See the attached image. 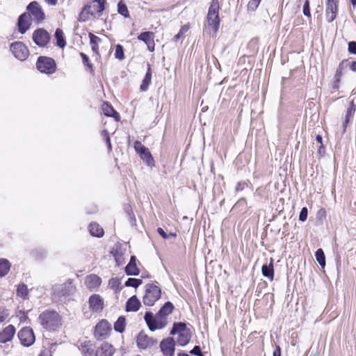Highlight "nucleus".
Here are the masks:
<instances>
[{
  "instance_id": "obj_56",
  "label": "nucleus",
  "mask_w": 356,
  "mask_h": 356,
  "mask_svg": "<svg viewBox=\"0 0 356 356\" xmlns=\"http://www.w3.org/2000/svg\"><path fill=\"white\" fill-rule=\"evenodd\" d=\"M273 278V268L270 264L268 265V279L272 280Z\"/></svg>"
},
{
  "instance_id": "obj_2",
  "label": "nucleus",
  "mask_w": 356,
  "mask_h": 356,
  "mask_svg": "<svg viewBox=\"0 0 356 356\" xmlns=\"http://www.w3.org/2000/svg\"><path fill=\"white\" fill-rule=\"evenodd\" d=\"M170 334L171 335H178L177 341L181 346H186L190 342L192 337L191 329L188 328L186 323L184 322L174 323Z\"/></svg>"
},
{
  "instance_id": "obj_4",
  "label": "nucleus",
  "mask_w": 356,
  "mask_h": 356,
  "mask_svg": "<svg viewBox=\"0 0 356 356\" xmlns=\"http://www.w3.org/2000/svg\"><path fill=\"white\" fill-rule=\"evenodd\" d=\"M161 291L159 286L154 284H147L145 286V293L143 298L144 305L152 306L161 298Z\"/></svg>"
},
{
  "instance_id": "obj_51",
  "label": "nucleus",
  "mask_w": 356,
  "mask_h": 356,
  "mask_svg": "<svg viewBox=\"0 0 356 356\" xmlns=\"http://www.w3.org/2000/svg\"><path fill=\"white\" fill-rule=\"evenodd\" d=\"M303 14L308 17H311L310 10H309V0H307L305 2L304 6H303Z\"/></svg>"
},
{
  "instance_id": "obj_18",
  "label": "nucleus",
  "mask_w": 356,
  "mask_h": 356,
  "mask_svg": "<svg viewBox=\"0 0 356 356\" xmlns=\"http://www.w3.org/2000/svg\"><path fill=\"white\" fill-rule=\"evenodd\" d=\"M349 63L347 60L341 61L334 74V88H338L340 83V78L343 75V71L348 67Z\"/></svg>"
},
{
  "instance_id": "obj_21",
  "label": "nucleus",
  "mask_w": 356,
  "mask_h": 356,
  "mask_svg": "<svg viewBox=\"0 0 356 356\" xmlns=\"http://www.w3.org/2000/svg\"><path fill=\"white\" fill-rule=\"evenodd\" d=\"M102 282L101 278L94 274L88 275L86 277L85 284L86 286L90 289H95L97 288Z\"/></svg>"
},
{
  "instance_id": "obj_32",
  "label": "nucleus",
  "mask_w": 356,
  "mask_h": 356,
  "mask_svg": "<svg viewBox=\"0 0 356 356\" xmlns=\"http://www.w3.org/2000/svg\"><path fill=\"white\" fill-rule=\"evenodd\" d=\"M356 110V106L354 104H351L350 107L346 111L345 120L343 122V131H346V126L349 122L350 120L353 117Z\"/></svg>"
},
{
  "instance_id": "obj_42",
  "label": "nucleus",
  "mask_w": 356,
  "mask_h": 356,
  "mask_svg": "<svg viewBox=\"0 0 356 356\" xmlns=\"http://www.w3.org/2000/svg\"><path fill=\"white\" fill-rule=\"evenodd\" d=\"M142 280L140 279L129 278L125 282V286L137 288L142 284Z\"/></svg>"
},
{
  "instance_id": "obj_23",
  "label": "nucleus",
  "mask_w": 356,
  "mask_h": 356,
  "mask_svg": "<svg viewBox=\"0 0 356 356\" xmlns=\"http://www.w3.org/2000/svg\"><path fill=\"white\" fill-rule=\"evenodd\" d=\"M219 1L218 0H211L210 6L208 10V15L209 16H213L214 20H216L218 22V17H219Z\"/></svg>"
},
{
  "instance_id": "obj_41",
  "label": "nucleus",
  "mask_w": 356,
  "mask_h": 356,
  "mask_svg": "<svg viewBox=\"0 0 356 356\" xmlns=\"http://www.w3.org/2000/svg\"><path fill=\"white\" fill-rule=\"evenodd\" d=\"M325 11L337 13V0H327Z\"/></svg>"
},
{
  "instance_id": "obj_57",
  "label": "nucleus",
  "mask_w": 356,
  "mask_h": 356,
  "mask_svg": "<svg viewBox=\"0 0 356 356\" xmlns=\"http://www.w3.org/2000/svg\"><path fill=\"white\" fill-rule=\"evenodd\" d=\"M273 356H281V349L279 346H277L273 350Z\"/></svg>"
},
{
  "instance_id": "obj_36",
  "label": "nucleus",
  "mask_w": 356,
  "mask_h": 356,
  "mask_svg": "<svg viewBox=\"0 0 356 356\" xmlns=\"http://www.w3.org/2000/svg\"><path fill=\"white\" fill-rule=\"evenodd\" d=\"M90 42L92 45V49L95 52L98 51V43L101 42V38L92 33H89Z\"/></svg>"
},
{
  "instance_id": "obj_15",
  "label": "nucleus",
  "mask_w": 356,
  "mask_h": 356,
  "mask_svg": "<svg viewBox=\"0 0 356 356\" xmlns=\"http://www.w3.org/2000/svg\"><path fill=\"white\" fill-rule=\"evenodd\" d=\"M15 333V327L13 325H8L0 332V343H5L10 341L13 338Z\"/></svg>"
},
{
  "instance_id": "obj_35",
  "label": "nucleus",
  "mask_w": 356,
  "mask_h": 356,
  "mask_svg": "<svg viewBox=\"0 0 356 356\" xmlns=\"http://www.w3.org/2000/svg\"><path fill=\"white\" fill-rule=\"evenodd\" d=\"M141 159L149 166H152L154 165V159L150 153V152L147 149L143 154L140 155Z\"/></svg>"
},
{
  "instance_id": "obj_59",
  "label": "nucleus",
  "mask_w": 356,
  "mask_h": 356,
  "mask_svg": "<svg viewBox=\"0 0 356 356\" xmlns=\"http://www.w3.org/2000/svg\"><path fill=\"white\" fill-rule=\"evenodd\" d=\"M50 6H56L58 3V0H44Z\"/></svg>"
},
{
  "instance_id": "obj_40",
  "label": "nucleus",
  "mask_w": 356,
  "mask_h": 356,
  "mask_svg": "<svg viewBox=\"0 0 356 356\" xmlns=\"http://www.w3.org/2000/svg\"><path fill=\"white\" fill-rule=\"evenodd\" d=\"M80 56L82 58V61H83V65L88 67V68L90 70V73L93 74L94 73L93 65L90 63L88 56L86 54H85L84 53H83V52L80 53Z\"/></svg>"
},
{
  "instance_id": "obj_55",
  "label": "nucleus",
  "mask_w": 356,
  "mask_h": 356,
  "mask_svg": "<svg viewBox=\"0 0 356 356\" xmlns=\"http://www.w3.org/2000/svg\"><path fill=\"white\" fill-rule=\"evenodd\" d=\"M248 186V184L245 181L238 182L236 186V191H243L245 187Z\"/></svg>"
},
{
  "instance_id": "obj_63",
  "label": "nucleus",
  "mask_w": 356,
  "mask_h": 356,
  "mask_svg": "<svg viewBox=\"0 0 356 356\" xmlns=\"http://www.w3.org/2000/svg\"><path fill=\"white\" fill-rule=\"evenodd\" d=\"M245 202V200H240L235 205H234V207H236L241 204H242L243 203Z\"/></svg>"
},
{
  "instance_id": "obj_28",
  "label": "nucleus",
  "mask_w": 356,
  "mask_h": 356,
  "mask_svg": "<svg viewBox=\"0 0 356 356\" xmlns=\"http://www.w3.org/2000/svg\"><path fill=\"white\" fill-rule=\"evenodd\" d=\"M104 113L108 117H113L116 120H119V114L114 110V108L108 103H104L102 106Z\"/></svg>"
},
{
  "instance_id": "obj_11",
  "label": "nucleus",
  "mask_w": 356,
  "mask_h": 356,
  "mask_svg": "<svg viewBox=\"0 0 356 356\" xmlns=\"http://www.w3.org/2000/svg\"><path fill=\"white\" fill-rule=\"evenodd\" d=\"M161 350L165 356H174L175 341L172 337L163 339L160 343Z\"/></svg>"
},
{
  "instance_id": "obj_31",
  "label": "nucleus",
  "mask_w": 356,
  "mask_h": 356,
  "mask_svg": "<svg viewBox=\"0 0 356 356\" xmlns=\"http://www.w3.org/2000/svg\"><path fill=\"white\" fill-rule=\"evenodd\" d=\"M174 306L172 303L168 301L163 305L158 312L164 318H167V316L172 312Z\"/></svg>"
},
{
  "instance_id": "obj_47",
  "label": "nucleus",
  "mask_w": 356,
  "mask_h": 356,
  "mask_svg": "<svg viewBox=\"0 0 356 356\" xmlns=\"http://www.w3.org/2000/svg\"><path fill=\"white\" fill-rule=\"evenodd\" d=\"M9 311L4 308H0V323H3L9 316Z\"/></svg>"
},
{
  "instance_id": "obj_10",
  "label": "nucleus",
  "mask_w": 356,
  "mask_h": 356,
  "mask_svg": "<svg viewBox=\"0 0 356 356\" xmlns=\"http://www.w3.org/2000/svg\"><path fill=\"white\" fill-rule=\"evenodd\" d=\"M50 35L44 29H36L33 34V40L39 47H44L49 42Z\"/></svg>"
},
{
  "instance_id": "obj_25",
  "label": "nucleus",
  "mask_w": 356,
  "mask_h": 356,
  "mask_svg": "<svg viewBox=\"0 0 356 356\" xmlns=\"http://www.w3.org/2000/svg\"><path fill=\"white\" fill-rule=\"evenodd\" d=\"M147 72L140 86V89L144 92L148 90L149 86L152 81V70L149 64L147 65Z\"/></svg>"
},
{
  "instance_id": "obj_19",
  "label": "nucleus",
  "mask_w": 356,
  "mask_h": 356,
  "mask_svg": "<svg viewBox=\"0 0 356 356\" xmlns=\"http://www.w3.org/2000/svg\"><path fill=\"white\" fill-rule=\"evenodd\" d=\"M138 39L144 42L150 51L154 50V33L152 32H143L138 36Z\"/></svg>"
},
{
  "instance_id": "obj_22",
  "label": "nucleus",
  "mask_w": 356,
  "mask_h": 356,
  "mask_svg": "<svg viewBox=\"0 0 356 356\" xmlns=\"http://www.w3.org/2000/svg\"><path fill=\"white\" fill-rule=\"evenodd\" d=\"M140 302L136 296H131L126 303L127 312H137L140 307Z\"/></svg>"
},
{
  "instance_id": "obj_30",
  "label": "nucleus",
  "mask_w": 356,
  "mask_h": 356,
  "mask_svg": "<svg viewBox=\"0 0 356 356\" xmlns=\"http://www.w3.org/2000/svg\"><path fill=\"white\" fill-rule=\"evenodd\" d=\"M55 38L56 39V45L60 48H64L66 45V41L63 31L57 29L55 31Z\"/></svg>"
},
{
  "instance_id": "obj_7",
  "label": "nucleus",
  "mask_w": 356,
  "mask_h": 356,
  "mask_svg": "<svg viewBox=\"0 0 356 356\" xmlns=\"http://www.w3.org/2000/svg\"><path fill=\"white\" fill-rule=\"evenodd\" d=\"M10 50L14 56L20 60H24L29 55V51L25 44L22 42H15L10 44Z\"/></svg>"
},
{
  "instance_id": "obj_9",
  "label": "nucleus",
  "mask_w": 356,
  "mask_h": 356,
  "mask_svg": "<svg viewBox=\"0 0 356 356\" xmlns=\"http://www.w3.org/2000/svg\"><path fill=\"white\" fill-rule=\"evenodd\" d=\"M111 331V324L106 320L99 321L95 329V337L98 340L106 339Z\"/></svg>"
},
{
  "instance_id": "obj_33",
  "label": "nucleus",
  "mask_w": 356,
  "mask_h": 356,
  "mask_svg": "<svg viewBox=\"0 0 356 356\" xmlns=\"http://www.w3.org/2000/svg\"><path fill=\"white\" fill-rule=\"evenodd\" d=\"M126 325V319L124 316H120L114 323V330L120 333L124 332Z\"/></svg>"
},
{
  "instance_id": "obj_13",
  "label": "nucleus",
  "mask_w": 356,
  "mask_h": 356,
  "mask_svg": "<svg viewBox=\"0 0 356 356\" xmlns=\"http://www.w3.org/2000/svg\"><path fill=\"white\" fill-rule=\"evenodd\" d=\"M89 307L93 312H100L104 307V300L98 294L92 295L88 300Z\"/></svg>"
},
{
  "instance_id": "obj_64",
  "label": "nucleus",
  "mask_w": 356,
  "mask_h": 356,
  "mask_svg": "<svg viewBox=\"0 0 356 356\" xmlns=\"http://www.w3.org/2000/svg\"><path fill=\"white\" fill-rule=\"evenodd\" d=\"M178 356H190V355H188L187 353H179Z\"/></svg>"
},
{
  "instance_id": "obj_54",
  "label": "nucleus",
  "mask_w": 356,
  "mask_h": 356,
  "mask_svg": "<svg viewBox=\"0 0 356 356\" xmlns=\"http://www.w3.org/2000/svg\"><path fill=\"white\" fill-rule=\"evenodd\" d=\"M348 51L350 54H356V42L352 41L348 43Z\"/></svg>"
},
{
  "instance_id": "obj_1",
  "label": "nucleus",
  "mask_w": 356,
  "mask_h": 356,
  "mask_svg": "<svg viewBox=\"0 0 356 356\" xmlns=\"http://www.w3.org/2000/svg\"><path fill=\"white\" fill-rule=\"evenodd\" d=\"M39 321L43 328L54 331L61 325V317L54 310H45L39 316Z\"/></svg>"
},
{
  "instance_id": "obj_58",
  "label": "nucleus",
  "mask_w": 356,
  "mask_h": 356,
  "mask_svg": "<svg viewBox=\"0 0 356 356\" xmlns=\"http://www.w3.org/2000/svg\"><path fill=\"white\" fill-rule=\"evenodd\" d=\"M262 274L264 277H267V264L262 265L261 268Z\"/></svg>"
},
{
  "instance_id": "obj_29",
  "label": "nucleus",
  "mask_w": 356,
  "mask_h": 356,
  "mask_svg": "<svg viewBox=\"0 0 356 356\" xmlns=\"http://www.w3.org/2000/svg\"><path fill=\"white\" fill-rule=\"evenodd\" d=\"M11 264L6 259H0V277H4L10 270Z\"/></svg>"
},
{
  "instance_id": "obj_62",
  "label": "nucleus",
  "mask_w": 356,
  "mask_h": 356,
  "mask_svg": "<svg viewBox=\"0 0 356 356\" xmlns=\"http://www.w3.org/2000/svg\"><path fill=\"white\" fill-rule=\"evenodd\" d=\"M72 281L70 280H68V281L66 283L63 284L61 286L63 287V286H64L65 288H66L67 286H70V285H72Z\"/></svg>"
},
{
  "instance_id": "obj_46",
  "label": "nucleus",
  "mask_w": 356,
  "mask_h": 356,
  "mask_svg": "<svg viewBox=\"0 0 356 356\" xmlns=\"http://www.w3.org/2000/svg\"><path fill=\"white\" fill-rule=\"evenodd\" d=\"M261 0H250L248 4V9L254 11L258 7Z\"/></svg>"
},
{
  "instance_id": "obj_61",
  "label": "nucleus",
  "mask_w": 356,
  "mask_h": 356,
  "mask_svg": "<svg viewBox=\"0 0 356 356\" xmlns=\"http://www.w3.org/2000/svg\"><path fill=\"white\" fill-rule=\"evenodd\" d=\"M316 141H317L319 144L322 145L323 138H322L321 136L318 135V136H316Z\"/></svg>"
},
{
  "instance_id": "obj_17",
  "label": "nucleus",
  "mask_w": 356,
  "mask_h": 356,
  "mask_svg": "<svg viewBox=\"0 0 356 356\" xmlns=\"http://www.w3.org/2000/svg\"><path fill=\"white\" fill-rule=\"evenodd\" d=\"M115 349L108 343H102L96 350L95 356H113Z\"/></svg>"
},
{
  "instance_id": "obj_24",
  "label": "nucleus",
  "mask_w": 356,
  "mask_h": 356,
  "mask_svg": "<svg viewBox=\"0 0 356 356\" xmlns=\"http://www.w3.org/2000/svg\"><path fill=\"white\" fill-rule=\"evenodd\" d=\"M219 1L218 0H211L210 6L208 10V15L209 16H213L214 20H216L218 22V17H219Z\"/></svg>"
},
{
  "instance_id": "obj_39",
  "label": "nucleus",
  "mask_w": 356,
  "mask_h": 356,
  "mask_svg": "<svg viewBox=\"0 0 356 356\" xmlns=\"http://www.w3.org/2000/svg\"><path fill=\"white\" fill-rule=\"evenodd\" d=\"M316 259L321 267L324 268L325 266V257L322 249H318L316 252Z\"/></svg>"
},
{
  "instance_id": "obj_5",
  "label": "nucleus",
  "mask_w": 356,
  "mask_h": 356,
  "mask_svg": "<svg viewBox=\"0 0 356 356\" xmlns=\"http://www.w3.org/2000/svg\"><path fill=\"white\" fill-rule=\"evenodd\" d=\"M36 66L40 72L49 74H53L56 69L55 60L46 56H40L38 58Z\"/></svg>"
},
{
  "instance_id": "obj_38",
  "label": "nucleus",
  "mask_w": 356,
  "mask_h": 356,
  "mask_svg": "<svg viewBox=\"0 0 356 356\" xmlns=\"http://www.w3.org/2000/svg\"><path fill=\"white\" fill-rule=\"evenodd\" d=\"M207 22L209 26H212L213 31L215 33H216L218 31L219 26H220V17H218V22L216 20H214L213 16H209L207 15Z\"/></svg>"
},
{
  "instance_id": "obj_6",
  "label": "nucleus",
  "mask_w": 356,
  "mask_h": 356,
  "mask_svg": "<svg viewBox=\"0 0 356 356\" xmlns=\"http://www.w3.org/2000/svg\"><path fill=\"white\" fill-rule=\"evenodd\" d=\"M137 346L139 349L146 350L150 349L158 343V341L152 337H149L143 331H140L136 338Z\"/></svg>"
},
{
  "instance_id": "obj_26",
  "label": "nucleus",
  "mask_w": 356,
  "mask_h": 356,
  "mask_svg": "<svg viewBox=\"0 0 356 356\" xmlns=\"http://www.w3.org/2000/svg\"><path fill=\"white\" fill-rule=\"evenodd\" d=\"M88 229L91 235L96 237H102L104 235L102 227L97 222H91L88 226Z\"/></svg>"
},
{
  "instance_id": "obj_60",
  "label": "nucleus",
  "mask_w": 356,
  "mask_h": 356,
  "mask_svg": "<svg viewBox=\"0 0 356 356\" xmlns=\"http://www.w3.org/2000/svg\"><path fill=\"white\" fill-rule=\"evenodd\" d=\"M350 68L352 71L356 72V61H353L350 63Z\"/></svg>"
},
{
  "instance_id": "obj_45",
  "label": "nucleus",
  "mask_w": 356,
  "mask_h": 356,
  "mask_svg": "<svg viewBox=\"0 0 356 356\" xmlns=\"http://www.w3.org/2000/svg\"><path fill=\"white\" fill-rule=\"evenodd\" d=\"M134 149L139 155L145 152L148 149L145 147L140 141L136 140L134 145Z\"/></svg>"
},
{
  "instance_id": "obj_37",
  "label": "nucleus",
  "mask_w": 356,
  "mask_h": 356,
  "mask_svg": "<svg viewBox=\"0 0 356 356\" xmlns=\"http://www.w3.org/2000/svg\"><path fill=\"white\" fill-rule=\"evenodd\" d=\"M118 12L119 14L126 18L129 17V12L128 10L127 6L122 1H120L118 3Z\"/></svg>"
},
{
  "instance_id": "obj_53",
  "label": "nucleus",
  "mask_w": 356,
  "mask_h": 356,
  "mask_svg": "<svg viewBox=\"0 0 356 356\" xmlns=\"http://www.w3.org/2000/svg\"><path fill=\"white\" fill-rule=\"evenodd\" d=\"M190 353L197 356H204L199 346H195Z\"/></svg>"
},
{
  "instance_id": "obj_49",
  "label": "nucleus",
  "mask_w": 356,
  "mask_h": 356,
  "mask_svg": "<svg viewBox=\"0 0 356 356\" xmlns=\"http://www.w3.org/2000/svg\"><path fill=\"white\" fill-rule=\"evenodd\" d=\"M102 135L104 136V137L106 140L108 149L111 150L112 147H111V138H110V136H109L108 131L104 130L102 131Z\"/></svg>"
},
{
  "instance_id": "obj_3",
  "label": "nucleus",
  "mask_w": 356,
  "mask_h": 356,
  "mask_svg": "<svg viewBox=\"0 0 356 356\" xmlns=\"http://www.w3.org/2000/svg\"><path fill=\"white\" fill-rule=\"evenodd\" d=\"M144 319L149 330L152 332L156 330L163 329L168 325L167 318H164L159 312L154 314L151 312H146Z\"/></svg>"
},
{
  "instance_id": "obj_48",
  "label": "nucleus",
  "mask_w": 356,
  "mask_h": 356,
  "mask_svg": "<svg viewBox=\"0 0 356 356\" xmlns=\"http://www.w3.org/2000/svg\"><path fill=\"white\" fill-rule=\"evenodd\" d=\"M158 233L164 238V239H168L170 236L175 237L176 234L173 233H170L168 234L162 228L159 227L157 229Z\"/></svg>"
},
{
  "instance_id": "obj_50",
  "label": "nucleus",
  "mask_w": 356,
  "mask_h": 356,
  "mask_svg": "<svg viewBox=\"0 0 356 356\" xmlns=\"http://www.w3.org/2000/svg\"><path fill=\"white\" fill-rule=\"evenodd\" d=\"M307 209L306 207H303L300 211L299 220L302 222L305 221L307 218Z\"/></svg>"
},
{
  "instance_id": "obj_44",
  "label": "nucleus",
  "mask_w": 356,
  "mask_h": 356,
  "mask_svg": "<svg viewBox=\"0 0 356 356\" xmlns=\"http://www.w3.org/2000/svg\"><path fill=\"white\" fill-rule=\"evenodd\" d=\"M80 350L84 356H92V355L93 350L86 342L84 344H81Z\"/></svg>"
},
{
  "instance_id": "obj_14",
  "label": "nucleus",
  "mask_w": 356,
  "mask_h": 356,
  "mask_svg": "<svg viewBox=\"0 0 356 356\" xmlns=\"http://www.w3.org/2000/svg\"><path fill=\"white\" fill-rule=\"evenodd\" d=\"M31 25L30 22V14L24 13L22 14L18 19L17 26L18 30L20 33L24 34L29 29Z\"/></svg>"
},
{
  "instance_id": "obj_20",
  "label": "nucleus",
  "mask_w": 356,
  "mask_h": 356,
  "mask_svg": "<svg viewBox=\"0 0 356 356\" xmlns=\"http://www.w3.org/2000/svg\"><path fill=\"white\" fill-rule=\"evenodd\" d=\"M125 273L127 275H138L140 270L136 265V257L131 256L129 264L125 267Z\"/></svg>"
},
{
  "instance_id": "obj_52",
  "label": "nucleus",
  "mask_w": 356,
  "mask_h": 356,
  "mask_svg": "<svg viewBox=\"0 0 356 356\" xmlns=\"http://www.w3.org/2000/svg\"><path fill=\"white\" fill-rule=\"evenodd\" d=\"M337 16V13L325 11L326 19L328 22H332Z\"/></svg>"
},
{
  "instance_id": "obj_12",
  "label": "nucleus",
  "mask_w": 356,
  "mask_h": 356,
  "mask_svg": "<svg viewBox=\"0 0 356 356\" xmlns=\"http://www.w3.org/2000/svg\"><path fill=\"white\" fill-rule=\"evenodd\" d=\"M27 10L38 22L44 19V13L37 1L31 2L27 6Z\"/></svg>"
},
{
  "instance_id": "obj_16",
  "label": "nucleus",
  "mask_w": 356,
  "mask_h": 356,
  "mask_svg": "<svg viewBox=\"0 0 356 356\" xmlns=\"http://www.w3.org/2000/svg\"><path fill=\"white\" fill-rule=\"evenodd\" d=\"M92 6L86 5L79 13L78 20L81 22H85L90 19V17L96 18V13L91 10Z\"/></svg>"
},
{
  "instance_id": "obj_8",
  "label": "nucleus",
  "mask_w": 356,
  "mask_h": 356,
  "mask_svg": "<svg viewBox=\"0 0 356 356\" xmlns=\"http://www.w3.org/2000/svg\"><path fill=\"white\" fill-rule=\"evenodd\" d=\"M18 338L24 346L29 347L31 346L35 340V335L31 328L26 327L22 328L18 332Z\"/></svg>"
},
{
  "instance_id": "obj_34",
  "label": "nucleus",
  "mask_w": 356,
  "mask_h": 356,
  "mask_svg": "<svg viewBox=\"0 0 356 356\" xmlns=\"http://www.w3.org/2000/svg\"><path fill=\"white\" fill-rule=\"evenodd\" d=\"M17 295L23 299H27L29 297V289L27 286L24 284H19L17 287Z\"/></svg>"
},
{
  "instance_id": "obj_27",
  "label": "nucleus",
  "mask_w": 356,
  "mask_h": 356,
  "mask_svg": "<svg viewBox=\"0 0 356 356\" xmlns=\"http://www.w3.org/2000/svg\"><path fill=\"white\" fill-rule=\"evenodd\" d=\"M91 10L96 13V15L100 16L105 8V0H93V4Z\"/></svg>"
},
{
  "instance_id": "obj_43",
  "label": "nucleus",
  "mask_w": 356,
  "mask_h": 356,
  "mask_svg": "<svg viewBox=\"0 0 356 356\" xmlns=\"http://www.w3.org/2000/svg\"><path fill=\"white\" fill-rule=\"evenodd\" d=\"M115 58L122 60L124 58L123 47L121 44L115 46Z\"/></svg>"
}]
</instances>
